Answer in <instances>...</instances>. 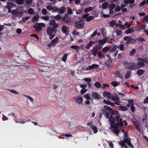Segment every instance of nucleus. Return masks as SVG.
Wrapping results in <instances>:
<instances>
[{
  "label": "nucleus",
  "mask_w": 148,
  "mask_h": 148,
  "mask_svg": "<svg viewBox=\"0 0 148 148\" xmlns=\"http://www.w3.org/2000/svg\"><path fill=\"white\" fill-rule=\"evenodd\" d=\"M58 8L56 6L52 7V12H58Z\"/></svg>",
  "instance_id": "obj_45"
},
{
  "label": "nucleus",
  "mask_w": 148,
  "mask_h": 148,
  "mask_svg": "<svg viewBox=\"0 0 148 148\" xmlns=\"http://www.w3.org/2000/svg\"><path fill=\"white\" fill-rule=\"evenodd\" d=\"M108 38L106 37L103 39L100 40L98 41V42L101 45H102L106 42L108 41Z\"/></svg>",
  "instance_id": "obj_10"
},
{
  "label": "nucleus",
  "mask_w": 148,
  "mask_h": 148,
  "mask_svg": "<svg viewBox=\"0 0 148 148\" xmlns=\"http://www.w3.org/2000/svg\"><path fill=\"white\" fill-rule=\"evenodd\" d=\"M67 9H68L67 12L68 14H73L72 10L70 7H67Z\"/></svg>",
  "instance_id": "obj_43"
},
{
  "label": "nucleus",
  "mask_w": 148,
  "mask_h": 148,
  "mask_svg": "<svg viewBox=\"0 0 148 148\" xmlns=\"http://www.w3.org/2000/svg\"><path fill=\"white\" fill-rule=\"evenodd\" d=\"M55 22V21L54 20H51L49 21V25H50L52 26L53 24Z\"/></svg>",
  "instance_id": "obj_59"
},
{
  "label": "nucleus",
  "mask_w": 148,
  "mask_h": 148,
  "mask_svg": "<svg viewBox=\"0 0 148 148\" xmlns=\"http://www.w3.org/2000/svg\"><path fill=\"white\" fill-rule=\"evenodd\" d=\"M54 31L56 33V29H53L51 27H49L47 29V32L48 35L51 34Z\"/></svg>",
  "instance_id": "obj_6"
},
{
  "label": "nucleus",
  "mask_w": 148,
  "mask_h": 148,
  "mask_svg": "<svg viewBox=\"0 0 148 148\" xmlns=\"http://www.w3.org/2000/svg\"><path fill=\"white\" fill-rule=\"evenodd\" d=\"M124 40H126L125 44L127 45L131 44L134 45L136 43V41L135 39L131 38L130 36H126L123 38Z\"/></svg>",
  "instance_id": "obj_2"
},
{
  "label": "nucleus",
  "mask_w": 148,
  "mask_h": 148,
  "mask_svg": "<svg viewBox=\"0 0 148 148\" xmlns=\"http://www.w3.org/2000/svg\"><path fill=\"white\" fill-rule=\"evenodd\" d=\"M127 101L128 102V103L126 104V106L128 107H130L132 104H134V102L133 99L128 100Z\"/></svg>",
  "instance_id": "obj_24"
},
{
  "label": "nucleus",
  "mask_w": 148,
  "mask_h": 148,
  "mask_svg": "<svg viewBox=\"0 0 148 148\" xmlns=\"http://www.w3.org/2000/svg\"><path fill=\"white\" fill-rule=\"evenodd\" d=\"M93 9V8L92 7H89L88 8H85L84 10V12H85L87 13L89 11H91Z\"/></svg>",
  "instance_id": "obj_32"
},
{
  "label": "nucleus",
  "mask_w": 148,
  "mask_h": 148,
  "mask_svg": "<svg viewBox=\"0 0 148 148\" xmlns=\"http://www.w3.org/2000/svg\"><path fill=\"white\" fill-rule=\"evenodd\" d=\"M23 0H16V2L18 5H22L23 4Z\"/></svg>",
  "instance_id": "obj_53"
},
{
  "label": "nucleus",
  "mask_w": 148,
  "mask_h": 148,
  "mask_svg": "<svg viewBox=\"0 0 148 148\" xmlns=\"http://www.w3.org/2000/svg\"><path fill=\"white\" fill-rule=\"evenodd\" d=\"M97 30L94 31L93 32V33L91 34V35H90L91 38L92 37H94L97 34Z\"/></svg>",
  "instance_id": "obj_60"
},
{
  "label": "nucleus",
  "mask_w": 148,
  "mask_h": 148,
  "mask_svg": "<svg viewBox=\"0 0 148 148\" xmlns=\"http://www.w3.org/2000/svg\"><path fill=\"white\" fill-rule=\"evenodd\" d=\"M75 26L77 29H82L84 26V23L80 21H77L75 23Z\"/></svg>",
  "instance_id": "obj_5"
},
{
  "label": "nucleus",
  "mask_w": 148,
  "mask_h": 148,
  "mask_svg": "<svg viewBox=\"0 0 148 148\" xmlns=\"http://www.w3.org/2000/svg\"><path fill=\"white\" fill-rule=\"evenodd\" d=\"M108 4V3L106 2L103 3L102 5V8L104 9H106Z\"/></svg>",
  "instance_id": "obj_33"
},
{
  "label": "nucleus",
  "mask_w": 148,
  "mask_h": 148,
  "mask_svg": "<svg viewBox=\"0 0 148 148\" xmlns=\"http://www.w3.org/2000/svg\"><path fill=\"white\" fill-rule=\"evenodd\" d=\"M116 33L117 36H121V35L122 32L121 30H117L116 31Z\"/></svg>",
  "instance_id": "obj_56"
},
{
  "label": "nucleus",
  "mask_w": 148,
  "mask_h": 148,
  "mask_svg": "<svg viewBox=\"0 0 148 148\" xmlns=\"http://www.w3.org/2000/svg\"><path fill=\"white\" fill-rule=\"evenodd\" d=\"M104 108L103 109V114L106 119H109L111 127L114 128L112 131L118 136L120 131L118 128L122 127L123 125L122 119L121 118L119 113L117 111L113 110L112 108L108 106H104Z\"/></svg>",
  "instance_id": "obj_1"
},
{
  "label": "nucleus",
  "mask_w": 148,
  "mask_h": 148,
  "mask_svg": "<svg viewBox=\"0 0 148 148\" xmlns=\"http://www.w3.org/2000/svg\"><path fill=\"white\" fill-rule=\"evenodd\" d=\"M83 101V99L82 97H80L77 99L75 101V102L79 104H81Z\"/></svg>",
  "instance_id": "obj_25"
},
{
  "label": "nucleus",
  "mask_w": 148,
  "mask_h": 148,
  "mask_svg": "<svg viewBox=\"0 0 148 148\" xmlns=\"http://www.w3.org/2000/svg\"><path fill=\"white\" fill-rule=\"evenodd\" d=\"M7 4L9 5V6L11 8L14 7V6H16L15 4H14L12 2H8V3Z\"/></svg>",
  "instance_id": "obj_58"
},
{
  "label": "nucleus",
  "mask_w": 148,
  "mask_h": 148,
  "mask_svg": "<svg viewBox=\"0 0 148 148\" xmlns=\"http://www.w3.org/2000/svg\"><path fill=\"white\" fill-rule=\"evenodd\" d=\"M119 109L122 111H125L128 110V108L125 106H122L121 105L119 106Z\"/></svg>",
  "instance_id": "obj_21"
},
{
  "label": "nucleus",
  "mask_w": 148,
  "mask_h": 148,
  "mask_svg": "<svg viewBox=\"0 0 148 148\" xmlns=\"http://www.w3.org/2000/svg\"><path fill=\"white\" fill-rule=\"evenodd\" d=\"M124 3L126 4L128 3L133 4L134 3V0H123Z\"/></svg>",
  "instance_id": "obj_20"
},
{
  "label": "nucleus",
  "mask_w": 148,
  "mask_h": 148,
  "mask_svg": "<svg viewBox=\"0 0 148 148\" xmlns=\"http://www.w3.org/2000/svg\"><path fill=\"white\" fill-rule=\"evenodd\" d=\"M11 12L12 13L13 15H15L18 14V12L17 10H12Z\"/></svg>",
  "instance_id": "obj_54"
},
{
  "label": "nucleus",
  "mask_w": 148,
  "mask_h": 148,
  "mask_svg": "<svg viewBox=\"0 0 148 148\" xmlns=\"http://www.w3.org/2000/svg\"><path fill=\"white\" fill-rule=\"evenodd\" d=\"M58 37H56L54 39H53V40H52L51 42V43L53 45H54L55 44H57L58 42Z\"/></svg>",
  "instance_id": "obj_18"
},
{
  "label": "nucleus",
  "mask_w": 148,
  "mask_h": 148,
  "mask_svg": "<svg viewBox=\"0 0 148 148\" xmlns=\"http://www.w3.org/2000/svg\"><path fill=\"white\" fill-rule=\"evenodd\" d=\"M123 141L127 144L131 141V139L129 137H127V138H124L123 139Z\"/></svg>",
  "instance_id": "obj_35"
},
{
  "label": "nucleus",
  "mask_w": 148,
  "mask_h": 148,
  "mask_svg": "<svg viewBox=\"0 0 148 148\" xmlns=\"http://www.w3.org/2000/svg\"><path fill=\"white\" fill-rule=\"evenodd\" d=\"M87 91V89L86 88H82L81 90V93L83 94L86 92Z\"/></svg>",
  "instance_id": "obj_62"
},
{
  "label": "nucleus",
  "mask_w": 148,
  "mask_h": 148,
  "mask_svg": "<svg viewBox=\"0 0 148 148\" xmlns=\"http://www.w3.org/2000/svg\"><path fill=\"white\" fill-rule=\"evenodd\" d=\"M116 48L115 47H110V49L109 50V52L110 53H113L116 51Z\"/></svg>",
  "instance_id": "obj_34"
},
{
  "label": "nucleus",
  "mask_w": 148,
  "mask_h": 148,
  "mask_svg": "<svg viewBox=\"0 0 148 148\" xmlns=\"http://www.w3.org/2000/svg\"><path fill=\"white\" fill-rule=\"evenodd\" d=\"M133 123L136 127V128L138 130H139V125L138 122V121H133Z\"/></svg>",
  "instance_id": "obj_17"
},
{
  "label": "nucleus",
  "mask_w": 148,
  "mask_h": 148,
  "mask_svg": "<svg viewBox=\"0 0 148 148\" xmlns=\"http://www.w3.org/2000/svg\"><path fill=\"white\" fill-rule=\"evenodd\" d=\"M91 128L93 131V133H96L97 132L98 130H97V128L96 126L94 125H92V126L91 127Z\"/></svg>",
  "instance_id": "obj_30"
},
{
  "label": "nucleus",
  "mask_w": 148,
  "mask_h": 148,
  "mask_svg": "<svg viewBox=\"0 0 148 148\" xmlns=\"http://www.w3.org/2000/svg\"><path fill=\"white\" fill-rule=\"evenodd\" d=\"M89 14L88 13H86V14H83L82 17V18H85L89 16Z\"/></svg>",
  "instance_id": "obj_64"
},
{
  "label": "nucleus",
  "mask_w": 148,
  "mask_h": 148,
  "mask_svg": "<svg viewBox=\"0 0 148 148\" xmlns=\"http://www.w3.org/2000/svg\"><path fill=\"white\" fill-rule=\"evenodd\" d=\"M109 47H108L106 46L103 49L102 51L103 52H106L107 51H109Z\"/></svg>",
  "instance_id": "obj_51"
},
{
  "label": "nucleus",
  "mask_w": 148,
  "mask_h": 148,
  "mask_svg": "<svg viewBox=\"0 0 148 148\" xmlns=\"http://www.w3.org/2000/svg\"><path fill=\"white\" fill-rule=\"evenodd\" d=\"M62 20L65 22L66 23H69L71 21V20L68 17H64Z\"/></svg>",
  "instance_id": "obj_16"
},
{
  "label": "nucleus",
  "mask_w": 148,
  "mask_h": 148,
  "mask_svg": "<svg viewBox=\"0 0 148 148\" xmlns=\"http://www.w3.org/2000/svg\"><path fill=\"white\" fill-rule=\"evenodd\" d=\"M91 96L93 99H98L99 98V95L96 92L92 93Z\"/></svg>",
  "instance_id": "obj_12"
},
{
  "label": "nucleus",
  "mask_w": 148,
  "mask_h": 148,
  "mask_svg": "<svg viewBox=\"0 0 148 148\" xmlns=\"http://www.w3.org/2000/svg\"><path fill=\"white\" fill-rule=\"evenodd\" d=\"M117 48L120 49V50L121 51H123L124 49L123 46V44H121L117 46Z\"/></svg>",
  "instance_id": "obj_37"
},
{
  "label": "nucleus",
  "mask_w": 148,
  "mask_h": 148,
  "mask_svg": "<svg viewBox=\"0 0 148 148\" xmlns=\"http://www.w3.org/2000/svg\"><path fill=\"white\" fill-rule=\"evenodd\" d=\"M70 47L72 49L75 50L77 51V52H78L80 48L77 45L71 46Z\"/></svg>",
  "instance_id": "obj_19"
},
{
  "label": "nucleus",
  "mask_w": 148,
  "mask_h": 148,
  "mask_svg": "<svg viewBox=\"0 0 148 148\" xmlns=\"http://www.w3.org/2000/svg\"><path fill=\"white\" fill-rule=\"evenodd\" d=\"M104 97L107 96L109 98H111L112 97V94L109 92L105 91L103 92Z\"/></svg>",
  "instance_id": "obj_15"
},
{
  "label": "nucleus",
  "mask_w": 148,
  "mask_h": 148,
  "mask_svg": "<svg viewBox=\"0 0 148 148\" xmlns=\"http://www.w3.org/2000/svg\"><path fill=\"white\" fill-rule=\"evenodd\" d=\"M34 12V9L32 8H29L28 10V12L30 14H33Z\"/></svg>",
  "instance_id": "obj_47"
},
{
  "label": "nucleus",
  "mask_w": 148,
  "mask_h": 148,
  "mask_svg": "<svg viewBox=\"0 0 148 148\" xmlns=\"http://www.w3.org/2000/svg\"><path fill=\"white\" fill-rule=\"evenodd\" d=\"M39 18V16L38 15H36L35 16H34L33 17L32 19V21H38Z\"/></svg>",
  "instance_id": "obj_48"
},
{
  "label": "nucleus",
  "mask_w": 148,
  "mask_h": 148,
  "mask_svg": "<svg viewBox=\"0 0 148 148\" xmlns=\"http://www.w3.org/2000/svg\"><path fill=\"white\" fill-rule=\"evenodd\" d=\"M145 64L144 62L141 61H138L136 63V69H138L142 66H144Z\"/></svg>",
  "instance_id": "obj_7"
},
{
  "label": "nucleus",
  "mask_w": 148,
  "mask_h": 148,
  "mask_svg": "<svg viewBox=\"0 0 148 148\" xmlns=\"http://www.w3.org/2000/svg\"><path fill=\"white\" fill-rule=\"evenodd\" d=\"M131 71H128L127 72V73L125 75V78L126 79H128L130 77L131 75Z\"/></svg>",
  "instance_id": "obj_28"
},
{
  "label": "nucleus",
  "mask_w": 148,
  "mask_h": 148,
  "mask_svg": "<svg viewBox=\"0 0 148 148\" xmlns=\"http://www.w3.org/2000/svg\"><path fill=\"white\" fill-rule=\"evenodd\" d=\"M94 43L95 44V41L90 40L89 42L85 46V48L87 49H88L89 48L92 46V44Z\"/></svg>",
  "instance_id": "obj_11"
},
{
  "label": "nucleus",
  "mask_w": 148,
  "mask_h": 148,
  "mask_svg": "<svg viewBox=\"0 0 148 148\" xmlns=\"http://www.w3.org/2000/svg\"><path fill=\"white\" fill-rule=\"evenodd\" d=\"M58 12L59 13L63 14L66 11V8L64 7H62L60 8H58Z\"/></svg>",
  "instance_id": "obj_14"
},
{
  "label": "nucleus",
  "mask_w": 148,
  "mask_h": 148,
  "mask_svg": "<svg viewBox=\"0 0 148 148\" xmlns=\"http://www.w3.org/2000/svg\"><path fill=\"white\" fill-rule=\"evenodd\" d=\"M7 90L10 91V92H12L14 94H17V95H19V93L17 92L15 90L13 89H11V90H10V89H7Z\"/></svg>",
  "instance_id": "obj_46"
},
{
  "label": "nucleus",
  "mask_w": 148,
  "mask_h": 148,
  "mask_svg": "<svg viewBox=\"0 0 148 148\" xmlns=\"http://www.w3.org/2000/svg\"><path fill=\"white\" fill-rule=\"evenodd\" d=\"M130 109L131 111L133 112H134L135 111V107L134 106V104H132L131 105Z\"/></svg>",
  "instance_id": "obj_50"
},
{
  "label": "nucleus",
  "mask_w": 148,
  "mask_h": 148,
  "mask_svg": "<svg viewBox=\"0 0 148 148\" xmlns=\"http://www.w3.org/2000/svg\"><path fill=\"white\" fill-rule=\"evenodd\" d=\"M83 80L87 82V83L90 82L91 81V79L88 78H84Z\"/></svg>",
  "instance_id": "obj_57"
},
{
  "label": "nucleus",
  "mask_w": 148,
  "mask_h": 148,
  "mask_svg": "<svg viewBox=\"0 0 148 148\" xmlns=\"http://www.w3.org/2000/svg\"><path fill=\"white\" fill-rule=\"evenodd\" d=\"M49 16L47 15L45 16H42L41 17V18L45 21H48L49 20Z\"/></svg>",
  "instance_id": "obj_41"
},
{
  "label": "nucleus",
  "mask_w": 148,
  "mask_h": 148,
  "mask_svg": "<svg viewBox=\"0 0 148 148\" xmlns=\"http://www.w3.org/2000/svg\"><path fill=\"white\" fill-rule=\"evenodd\" d=\"M120 7L119 5H117V6L116 7V8H115V11L116 12H119L120 11Z\"/></svg>",
  "instance_id": "obj_63"
},
{
  "label": "nucleus",
  "mask_w": 148,
  "mask_h": 148,
  "mask_svg": "<svg viewBox=\"0 0 148 148\" xmlns=\"http://www.w3.org/2000/svg\"><path fill=\"white\" fill-rule=\"evenodd\" d=\"M101 34L104 36L107 34V31L104 28H103L101 31Z\"/></svg>",
  "instance_id": "obj_39"
},
{
  "label": "nucleus",
  "mask_w": 148,
  "mask_h": 148,
  "mask_svg": "<svg viewBox=\"0 0 148 148\" xmlns=\"http://www.w3.org/2000/svg\"><path fill=\"white\" fill-rule=\"evenodd\" d=\"M136 52V50L135 49H133L130 52L129 55L130 56H133Z\"/></svg>",
  "instance_id": "obj_44"
},
{
  "label": "nucleus",
  "mask_w": 148,
  "mask_h": 148,
  "mask_svg": "<svg viewBox=\"0 0 148 148\" xmlns=\"http://www.w3.org/2000/svg\"><path fill=\"white\" fill-rule=\"evenodd\" d=\"M111 84L114 87H116L119 85V84L115 81H112L111 83Z\"/></svg>",
  "instance_id": "obj_42"
},
{
  "label": "nucleus",
  "mask_w": 148,
  "mask_h": 148,
  "mask_svg": "<svg viewBox=\"0 0 148 148\" xmlns=\"http://www.w3.org/2000/svg\"><path fill=\"white\" fill-rule=\"evenodd\" d=\"M145 25H140L138 28L140 30H142L145 28Z\"/></svg>",
  "instance_id": "obj_55"
},
{
  "label": "nucleus",
  "mask_w": 148,
  "mask_h": 148,
  "mask_svg": "<svg viewBox=\"0 0 148 148\" xmlns=\"http://www.w3.org/2000/svg\"><path fill=\"white\" fill-rule=\"evenodd\" d=\"M119 144L121 145L122 147H123V146L125 145V143L124 141H123V140L119 142Z\"/></svg>",
  "instance_id": "obj_49"
},
{
  "label": "nucleus",
  "mask_w": 148,
  "mask_h": 148,
  "mask_svg": "<svg viewBox=\"0 0 148 148\" xmlns=\"http://www.w3.org/2000/svg\"><path fill=\"white\" fill-rule=\"evenodd\" d=\"M36 25L33 26V28H35L36 31L37 32H39L41 30V27H45V24L43 23H36Z\"/></svg>",
  "instance_id": "obj_3"
},
{
  "label": "nucleus",
  "mask_w": 148,
  "mask_h": 148,
  "mask_svg": "<svg viewBox=\"0 0 148 148\" xmlns=\"http://www.w3.org/2000/svg\"><path fill=\"white\" fill-rule=\"evenodd\" d=\"M62 31L63 33L66 34L67 31V27L63 25L62 28Z\"/></svg>",
  "instance_id": "obj_27"
},
{
  "label": "nucleus",
  "mask_w": 148,
  "mask_h": 148,
  "mask_svg": "<svg viewBox=\"0 0 148 148\" xmlns=\"http://www.w3.org/2000/svg\"><path fill=\"white\" fill-rule=\"evenodd\" d=\"M116 7V5L114 3L110 4L108 6V8H109V9H110V10H113Z\"/></svg>",
  "instance_id": "obj_31"
},
{
  "label": "nucleus",
  "mask_w": 148,
  "mask_h": 148,
  "mask_svg": "<svg viewBox=\"0 0 148 148\" xmlns=\"http://www.w3.org/2000/svg\"><path fill=\"white\" fill-rule=\"evenodd\" d=\"M125 69L129 70H135L136 69V63H129L127 66H125L124 67Z\"/></svg>",
  "instance_id": "obj_4"
},
{
  "label": "nucleus",
  "mask_w": 148,
  "mask_h": 148,
  "mask_svg": "<svg viewBox=\"0 0 148 148\" xmlns=\"http://www.w3.org/2000/svg\"><path fill=\"white\" fill-rule=\"evenodd\" d=\"M98 51V48L97 47L95 46L91 50V53L94 56H95L97 54Z\"/></svg>",
  "instance_id": "obj_8"
},
{
  "label": "nucleus",
  "mask_w": 148,
  "mask_h": 148,
  "mask_svg": "<svg viewBox=\"0 0 148 148\" xmlns=\"http://www.w3.org/2000/svg\"><path fill=\"white\" fill-rule=\"evenodd\" d=\"M94 85L95 87L97 88H100L101 87V84L98 82H96L94 84Z\"/></svg>",
  "instance_id": "obj_36"
},
{
  "label": "nucleus",
  "mask_w": 148,
  "mask_h": 148,
  "mask_svg": "<svg viewBox=\"0 0 148 148\" xmlns=\"http://www.w3.org/2000/svg\"><path fill=\"white\" fill-rule=\"evenodd\" d=\"M145 71L142 69H139L138 70L137 72V74L138 76L142 75L144 73Z\"/></svg>",
  "instance_id": "obj_22"
},
{
  "label": "nucleus",
  "mask_w": 148,
  "mask_h": 148,
  "mask_svg": "<svg viewBox=\"0 0 148 148\" xmlns=\"http://www.w3.org/2000/svg\"><path fill=\"white\" fill-rule=\"evenodd\" d=\"M68 54L67 53L65 54L62 57V60L64 62H65L67 59Z\"/></svg>",
  "instance_id": "obj_40"
},
{
  "label": "nucleus",
  "mask_w": 148,
  "mask_h": 148,
  "mask_svg": "<svg viewBox=\"0 0 148 148\" xmlns=\"http://www.w3.org/2000/svg\"><path fill=\"white\" fill-rule=\"evenodd\" d=\"M116 23V21L114 20H112L110 22L109 24L111 26H114Z\"/></svg>",
  "instance_id": "obj_52"
},
{
  "label": "nucleus",
  "mask_w": 148,
  "mask_h": 148,
  "mask_svg": "<svg viewBox=\"0 0 148 148\" xmlns=\"http://www.w3.org/2000/svg\"><path fill=\"white\" fill-rule=\"evenodd\" d=\"M134 29H133V28H130L126 31H125V33L126 34H129L130 33H131L132 32H134Z\"/></svg>",
  "instance_id": "obj_23"
},
{
  "label": "nucleus",
  "mask_w": 148,
  "mask_h": 148,
  "mask_svg": "<svg viewBox=\"0 0 148 148\" xmlns=\"http://www.w3.org/2000/svg\"><path fill=\"white\" fill-rule=\"evenodd\" d=\"M112 99L114 101L119 102V103H120L121 102V101L119 100V98L118 97L117 95H116V96H115L113 97Z\"/></svg>",
  "instance_id": "obj_26"
},
{
  "label": "nucleus",
  "mask_w": 148,
  "mask_h": 148,
  "mask_svg": "<svg viewBox=\"0 0 148 148\" xmlns=\"http://www.w3.org/2000/svg\"><path fill=\"white\" fill-rule=\"evenodd\" d=\"M102 89L106 87H110V85L108 84H102Z\"/></svg>",
  "instance_id": "obj_61"
},
{
  "label": "nucleus",
  "mask_w": 148,
  "mask_h": 148,
  "mask_svg": "<svg viewBox=\"0 0 148 148\" xmlns=\"http://www.w3.org/2000/svg\"><path fill=\"white\" fill-rule=\"evenodd\" d=\"M143 22H145V23H148V14L144 16L142 20Z\"/></svg>",
  "instance_id": "obj_38"
},
{
  "label": "nucleus",
  "mask_w": 148,
  "mask_h": 148,
  "mask_svg": "<svg viewBox=\"0 0 148 148\" xmlns=\"http://www.w3.org/2000/svg\"><path fill=\"white\" fill-rule=\"evenodd\" d=\"M113 74L117 77H118L121 79L123 78V75L120 73L119 71H117L116 72L114 73Z\"/></svg>",
  "instance_id": "obj_13"
},
{
  "label": "nucleus",
  "mask_w": 148,
  "mask_h": 148,
  "mask_svg": "<svg viewBox=\"0 0 148 148\" xmlns=\"http://www.w3.org/2000/svg\"><path fill=\"white\" fill-rule=\"evenodd\" d=\"M95 18V17L93 16H88L86 18V21L87 22H90L91 21L94 19Z\"/></svg>",
  "instance_id": "obj_29"
},
{
  "label": "nucleus",
  "mask_w": 148,
  "mask_h": 148,
  "mask_svg": "<svg viewBox=\"0 0 148 148\" xmlns=\"http://www.w3.org/2000/svg\"><path fill=\"white\" fill-rule=\"evenodd\" d=\"M112 59L110 58H109L105 63H104V65L106 66H110L111 64L112 63Z\"/></svg>",
  "instance_id": "obj_9"
}]
</instances>
